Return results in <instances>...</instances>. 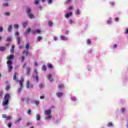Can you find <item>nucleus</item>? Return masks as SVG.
<instances>
[{"label": "nucleus", "mask_w": 128, "mask_h": 128, "mask_svg": "<svg viewBox=\"0 0 128 128\" xmlns=\"http://www.w3.org/2000/svg\"><path fill=\"white\" fill-rule=\"evenodd\" d=\"M10 94H6L5 96L4 97V101L2 102V106H8V102L10 100Z\"/></svg>", "instance_id": "obj_1"}, {"label": "nucleus", "mask_w": 128, "mask_h": 128, "mask_svg": "<svg viewBox=\"0 0 128 128\" xmlns=\"http://www.w3.org/2000/svg\"><path fill=\"white\" fill-rule=\"evenodd\" d=\"M30 12H32V10H30V8H27L26 10V12L28 14V16L30 18H34V16L32 14H30Z\"/></svg>", "instance_id": "obj_2"}, {"label": "nucleus", "mask_w": 128, "mask_h": 128, "mask_svg": "<svg viewBox=\"0 0 128 128\" xmlns=\"http://www.w3.org/2000/svg\"><path fill=\"white\" fill-rule=\"evenodd\" d=\"M7 64L8 66V72H12V68H14L12 66V62L11 60H8L7 62Z\"/></svg>", "instance_id": "obj_3"}, {"label": "nucleus", "mask_w": 128, "mask_h": 128, "mask_svg": "<svg viewBox=\"0 0 128 128\" xmlns=\"http://www.w3.org/2000/svg\"><path fill=\"white\" fill-rule=\"evenodd\" d=\"M26 88H34V85L30 83V80H28L26 82Z\"/></svg>", "instance_id": "obj_4"}, {"label": "nucleus", "mask_w": 128, "mask_h": 128, "mask_svg": "<svg viewBox=\"0 0 128 128\" xmlns=\"http://www.w3.org/2000/svg\"><path fill=\"white\" fill-rule=\"evenodd\" d=\"M34 72L36 75V76H33V78H34V80H36V82H38V71L36 70V69H35L34 70Z\"/></svg>", "instance_id": "obj_5"}, {"label": "nucleus", "mask_w": 128, "mask_h": 128, "mask_svg": "<svg viewBox=\"0 0 128 128\" xmlns=\"http://www.w3.org/2000/svg\"><path fill=\"white\" fill-rule=\"evenodd\" d=\"M19 85L20 87L23 88L24 86V78H21L20 80L19 81Z\"/></svg>", "instance_id": "obj_6"}, {"label": "nucleus", "mask_w": 128, "mask_h": 128, "mask_svg": "<svg viewBox=\"0 0 128 128\" xmlns=\"http://www.w3.org/2000/svg\"><path fill=\"white\" fill-rule=\"evenodd\" d=\"M50 114H52V110H47L44 111V114L46 116H50Z\"/></svg>", "instance_id": "obj_7"}, {"label": "nucleus", "mask_w": 128, "mask_h": 128, "mask_svg": "<svg viewBox=\"0 0 128 128\" xmlns=\"http://www.w3.org/2000/svg\"><path fill=\"white\" fill-rule=\"evenodd\" d=\"M2 116L4 118H6L8 120H12V116H6V114H2Z\"/></svg>", "instance_id": "obj_8"}, {"label": "nucleus", "mask_w": 128, "mask_h": 128, "mask_svg": "<svg viewBox=\"0 0 128 128\" xmlns=\"http://www.w3.org/2000/svg\"><path fill=\"white\" fill-rule=\"evenodd\" d=\"M13 58H14V54L10 55L7 57V60H13Z\"/></svg>", "instance_id": "obj_9"}, {"label": "nucleus", "mask_w": 128, "mask_h": 128, "mask_svg": "<svg viewBox=\"0 0 128 128\" xmlns=\"http://www.w3.org/2000/svg\"><path fill=\"white\" fill-rule=\"evenodd\" d=\"M30 32H32V30L30 29V28H28L26 32L24 34L25 36H28V34H30Z\"/></svg>", "instance_id": "obj_10"}, {"label": "nucleus", "mask_w": 128, "mask_h": 128, "mask_svg": "<svg viewBox=\"0 0 128 128\" xmlns=\"http://www.w3.org/2000/svg\"><path fill=\"white\" fill-rule=\"evenodd\" d=\"M72 12H70V13H67L65 14V18H70V16H72Z\"/></svg>", "instance_id": "obj_11"}, {"label": "nucleus", "mask_w": 128, "mask_h": 128, "mask_svg": "<svg viewBox=\"0 0 128 128\" xmlns=\"http://www.w3.org/2000/svg\"><path fill=\"white\" fill-rule=\"evenodd\" d=\"M13 80H16V82H18V78H16V72H15L13 75Z\"/></svg>", "instance_id": "obj_12"}, {"label": "nucleus", "mask_w": 128, "mask_h": 128, "mask_svg": "<svg viewBox=\"0 0 128 128\" xmlns=\"http://www.w3.org/2000/svg\"><path fill=\"white\" fill-rule=\"evenodd\" d=\"M30 68H27L26 69V75L30 76Z\"/></svg>", "instance_id": "obj_13"}, {"label": "nucleus", "mask_w": 128, "mask_h": 128, "mask_svg": "<svg viewBox=\"0 0 128 128\" xmlns=\"http://www.w3.org/2000/svg\"><path fill=\"white\" fill-rule=\"evenodd\" d=\"M60 38L62 40H68V38L64 36H60Z\"/></svg>", "instance_id": "obj_14"}, {"label": "nucleus", "mask_w": 128, "mask_h": 128, "mask_svg": "<svg viewBox=\"0 0 128 128\" xmlns=\"http://www.w3.org/2000/svg\"><path fill=\"white\" fill-rule=\"evenodd\" d=\"M52 74H49L48 76H46V78H48L50 80V81L54 82V79L52 78Z\"/></svg>", "instance_id": "obj_15"}, {"label": "nucleus", "mask_w": 128, "mask_h": 128, "mask_svg": "<svg viewBox=\"0 0 128 128\" xmlns=\"http://www.w3.org/2000/svg\"><path fill=\"white\" fill-rule=\"evenodd\" d=\"M12 30V26L9 25L8 28V32H10V30Z\"/></svg>", "instance_id": "obj_16"}, {"label": "nucleus", "mask_w": 128, "mask_h": 128, "mask_svg": "<svg viewBox=\"0 0 128 128\" xmlns=\"http://www.w3.org/2000/svg\"><path fill=\"white\" fill-rule=\"evenodd\" d=\"M58 98H60V96H64V93L63 92H58L56 94Z\"/></svg>", "instance_id": "obj_17"}, {"label": "nucleus", "mask_w": 128, "mask_h": 128, "mask_svg": "<svg viewBox=\"0 0 128 128\" xmlns=\"http://www.w3.org/2000/svg\"><path fill=\"white\" fill-rule=\"evenodd\" d=\"M64 88V84H60L58 86V88L60 90H62V88Z\"/></svg>", "instance_id": "obj_18"}, {"label": "nucleus", "mask_w": 128, "mask_h": 128, "mask_svg": "<svg viewBox=\"0 0 128 128\" xmlns=\"http://www.w3.org/2000/svg\"><path fill=\"white\" fill-rule=\"evenodd\" d=\"M6 50V47L0 46V52H4Z\"/></svg>", "instance_id": "obj_19"}, {"label": "nucleus", "mask_w": 128, "mask_h": 128, "mask_svg": "<svg viewBox=\"0 0 128 128\" xmlns=\"http://www.w3.org/2000/svg\"><path fill=\"white\" fill-rule=\"evenodd\" d=\"M14 52V46L12 45L10 49V52L13 54Z\"/></svg>", "instance_id": "obj_20"}, {"label": "nucleus", "mask_w": 128, "mask_h": 128, "mask_svg": "<svg viewBox=\"0 0 128 128\" xmlns=\"http://www.w3.org/2000/svg\"><path fill=\"white\" fill-rule=\"evenodd\" d=\"M114 126V125L112 124V122H108V124L106 126H107L108 128H110V126Z\"/></svg>", "instance_id": "obj_21"}, {"label": "nucleus", "mask_w": 128, "mask_h": 128, "mask_svg": "<svg viewBox=\"0 0 128 128\" xmlns=\"http://www.w3.org/2000/svg\"><path fill=\"white\" fill-rule=\"evenodd\" d=\"M75 14H77V15L80 14V10L79 9H77L76 10Z\"/></svg>", "instance_id": "obj_22"}, {"label": "nucleus", "mask_w": 128, "mask_h": 128, "mask_svg": "<svg viewBox=\"0 0 128 128\" xmlns=\"http://www.w3.org/2000/svg\"><path fill=\"white\" fill-rule=\"evenodd\" d=\"M6 42H12V37H8L6 39Z\"/></svg>", "instance_id": "obj_23"}, {"label": "nucleus", "mask_w": 128, "mask_h": 128, "mask_svg": "<svg viewBox=\"0 0 128 128\" xmlns=\"http://www.w3.org/2000/svg\"><path fill=\"white\" fill-rule=\"evenodd\" d=\"M48 68H54V66L50 64H48Z\"/></svg>", "instance_id": "obj_24"}, {"label": "nucleus", "mask_w": 128, "mask_h": 128, "mask_svg": "<svg viewBox=\"0 0 128 128\" xmlns=\"http://www.w3.org/2000/svg\"><path fill=\"white\" fill-rule=\"evenodd\" d=\"M22 54H26V56H28V51L24 50V51H23Z\"/></svg>", "instance_id": "obj_25"}, {"label": "nucleus", "mask_w": 128, "mask_h": 128, "mask_svg": "<svg viewBox=\"0 0 128 128\" xmlns=\"http://www.w3.org/2000/svg\"><path fill=\"white\" fill-rule=\"evenodd\" d=\"M42 70H44V72H46V65H44L42 66Z\"/></svg>", "instance_id": "obj_26"}, {"label": "nucleus", "mask_w": 128, "mask_h": 128, "mask_svg": "<svg viewBox=\"0 0 128 128\" xmlns=\"http://www.w3.org/2000/svg\"><path fill=\"white\" fill-rule=\"evenodd\" d=\"M48 24L49 26H52V20H50L48 22Z\"/></svg>", "instance_id": "obj_27"}, {"label": "nucleus", "mask_w": 128, "mask_h": 128, "mask_svg": "<svg viewBox=\"0 0 128 128\" xmlns=\"http://www.w3.org/2000/svg\"><path fill=\"white\" fill-rule=\"evenodd\" d=\"M25 48H26V50H28V48H30V44L26 43V45L25 46Z\"/></svg>", "instance_id": "obj_28"}, {"label": "nucleus", "mask_w": 128, "mask_h": 128, "mask_svg": "<svg viewBox=\"0 0 128 128\" xmlns=\"http://www.w3.org/2000/svg\"><path fill=\"white\" fill-rule=\"evenodd\" d=\"M16 40L18 44H20V37H18L16 39Z\"/></svg>", "instance_id": "obj_29"}, {"label": "nucleus", "mask_w": 128, "mask_h": 128, "mask_svg": "<svg viewBox=\"0 0 128 128\" xmlns=\"http://www.w3.org/2000/svg\"><path fill=\"white\" fill-rule=\"evenodd\" d=\"M107 24H112V18H110L108 21H107Z\"/></svg>", "instance_id": "obj_30"}, {"label": "nucleus", "mask_w": 128, "mask_h": 128, "mask_svg": "<svg viewBox=\"0 0 128 128\" xmlns=\"http://www.w3.org/2000/svg\"><path fill=\"white\" fill-rule=\"evenodd\" d=\"M36 118L37 120H40V116L38 114L36 116Z\"/></svg>", "instance_id": "obj_31"}, {"label": "nucleus", "mask_w": 128, "mask_h": 128, "mask_svg": "<svg viewBox=\"0 0 128 128\" xmlns=\"http://www.w3.org/2000/svg\"><path fill=\"white\" fill-rule=\"evenodd\" d=\"M120 110H121L122 114H124V110H126V108H120Z\"/></svg>", "instance_id": "obj_32"}, {"label": "nucleus", "mask_w": 128, "mask_h": 128, "mask_svg": "<svg viewBox=\"0 0 128 128\" xmlns=\"http://www.w3.org/2000/svg\"><path fill=\"white\" fill-rule=\"evenodd\" d=\"M31 32L32 34H36V31L34 30H31Z\"/></svg>", "instance_id": "obj_33"}, {"label": "nucleus", "mask_w": 128, "mask_h": 128, "mask_svg": "<svg viewBox=\"0 0 128 128\" xmlns=\"http://www.w3.org/2000/svg\"><path fill=\"white\" fill-rule=\"evenodd\" d=\"M10 88V85H8L6 88V90H8Z\"/></svg>", "instance_id": "obj_34"}, {"label": "nucleus", "mask_w": 128, "mask_h": 128, "mask_svg": "<svg viewBox=\"0 0 128 128\" xmlns=\"http://www.w3.org/2000/svg\"><path fill=\"white\" fill-rule=\"evenodd\" d=\"M22 87H20L18 88V92H22Z\"/></svg>", "instance_id": "obj_35"}, {"label": "nucleus", "mask_w": 128, "mask_h": 128, "mask_svg": "<svg viewBox=\"0 0 128 128\" xmlns=\"http://www.w3.org/2000/svg\"><path fill=\"white\" fill-rule=\"evenodd\" d=\"M28 26V22H24L23 23V26L24 28H26Z\"/></svg>", "instance_id": "obj_36"}, {"label": "nucleus", "mask_w": 128, "mask_h": 128, "mask_svg": "<svg viewBox=\"0 0 128 128\" xmlns=\"http://www.w3.org/2000/svg\"><path fill=\"white\" fill-rule=\"evenodd\" d=\"M86 42L88 44H92V41L90 39L87 40Z\"/></svg>", "instance_id": "obj_37"}, {"label": "nucleus", "mask_w": 128, "mask_h": 128, "mask_svg": "<svg viewBox=\"0 0 128 128\" xmlns=\"http://www.w3.org/2000/svg\"><path fill=\"white\" fill-rule=\"evenodd\" d=\"M48 116L46 117V120H48L50 118H52V116L50 115H48Z\"/></svg>", "instance_id": "obj_38"}, {"label": "nucleus", "mask_w": 128, "mask_h": 128, "mask_svg": "<svg viewBox=\"0 0 128 128\" xmlns=\"http://www.w3.org/2000/svg\"><path fill=\"white\" fill-rule=\"evenodd\" d=\"M22 120V118H18L17 120H16V124H18V122H20Z\"/></svg>", "instance_id": "obj_39"}, {"label": "nucleus", "mask_w": 128, "mask_h": 128, "mask_svg": "<svg viewBox=\"0 0 128 128\" xmlns=\"http://www.w3.org/2000/svg\"><path fill=\"white\" fill-rule=\"evenodd\" d=\"M70 2H72V0H66V1L65 4H70Z\"/></svg>", "instance_id": "obj_40"}, {"label": "nucleus", "mask_w": 128, "mask_h": 128, "mask_svg": "<svg viewBox=\"0 0 128 128\" xmlns=\"http://www.w3.org/2000/svg\"><path fill=\"white\" fill-rule=\"evenodd\" d=\"M42 40V36H38V42H40V40Z\"/></svg>", "instance_id": "obj_41"}, {"label": "nucleus", "mask_w": 128, "mask_h": 128, "mask_svg": "<svg viewBox=\"0 0 128 128\" xmlns=\"http://www.w3.org/2000/svg\"><path fill=\"white\" fill-rule=\"evenodd\" d=\"M36 34H40V30H38V29H37L36 30Z\"/></svg>", "instance_id": "obj_42"}, {"label": "nucleus", "mask_w": 128, "mask_h": 128, "mask_svg": "<svg viewBox=\"0 0 128 128\" xmlns=\"http://www.w3.org/2000/svg\"><path fill=\"white\" fill-rule=\"evenodd\" d=\"M13 26L14 28H18V24H14V25Z\"/></svg>", "instance_id": "obj_43"}, {"label": "nucleus", "mask_w": 128, "mask_h": 128, "mask_svg": "<svg viewBox=\"0 0 128 128\" xmlns=\"http://www.w3.org/2000/svg\"><path fill=\"white\" fill-rule=\"evenodd\" d=\"M34 104H36V106H38V104H40V102L39 101H35Z\"/></svg>", "instance_id": "obj_44"}, {"label": "nucleus", "mask_w": 128, "mask_h": 128, "mask_svg": "<svg viewBox=\"0 0 128 128\" xmlns=\"http://www.w3.org/2000/svg\"><path fill=\"white\" fill-rule=\"evenodd\" d=\"M34 4H38V0H36L34 2Z\"/></svg>", "instance_id": "obj_45"}, {"label": "nucleus", "mask_w": 128, "mask_h": 128, "mask_svg": "<svg viewBox=\"0 0 128 128\" xmlns=\"http://www.w3.org/2000/svg\"><path fill=\"white\" fill-rule=\"evenodd\" d=\"M2 30H4V28H2V26H0V32H2Z\"/></svg>", "instance_id": "obj_46"}, {"label": "nucleus", "mask_w": 128, "mask_h": 128, "mask_svg": "<svg viewBox=\"0 0 128 128\" xmlns=\"http://www.w3.org/2000/svg\"><path fill=\"white\" fill-rule=\"evenodd\" d=\"M2 6H8V3L3 4Z\"/></svg>", "instance_id": "obj_47"}, {"label": "nucleus", "mask_w": 128, "mask_h": 128, "mask_svg": "<svg viewBox=\"0 0 128 128\" xmlns=\"http://www.w3.org/2000/svg\"><path fill=\"white\" fill-rule=\"evenodd\" d=\"M30 112H32V110H28V111H27V114H30Z\"/></svg>", "instance_id": "obj_48"}, {"label": "nucleus", "mask_w": 128, "mask_h": 128, "mask_svg": "<svg viewBox=\"0 0 128 128\" xmlns=\"http://www.w3.org/2000/svg\"><path fill=\"white\" fill-rule=\"evenodd\" d=\"M39 87L40 88H44V84H40L39 85Z\"/></svg>", "instance_id": "obj_49"}, {"label": "nucleus", "mask_w": 128, "mask_h": 128, "mask_svg": "<svg viewBox=\"0 0 128 128\" xmlns=\"http://www.w3.org/2000/svg\"><path fill=\"white\" fill-rule=\"evenodd\" d=\"M10 14L9 12H5V16H10Z\"/></svg>", "instance_id": "obj_50"}, {"label": "nucleus", "mask_w": 128, "mask_h": 128, "mask_svg": "<svg viewBox=\"0 0 128 128\" xmlns=\"http://www.w3.org/2000/svg\"><path fill=\"white\" fill-rule=\"evenodd\" d=\"M24 56H22V62H24Z\"/></svg>", "instance_id": "obj_51"}, {"label": "nucleus", "mask_w": 128, "mask_h": 128, "mask_svg": "<svg viewBox=\"0 0 128 128\" xmlns=\"http://www.w3.org/2000/svg\"><path fill=\"white\" fill-rule=\"evenodd\" d=\"M8 128H10V126H12V124L10 123H8L7 125Z\"/></svg>", "instance_id": "obj_52"}, {"label": "nucleus", "mask_w": 128, "mask_h": 128, "mask_svg": "<svg viewBox=\"0 0 128 128\" xmlns=\"http://www.w3.org/2000/svg\"><path fill=\"white\" fill-rule=\"evenodd\" d=\"M68 24H72V20H69Z\"/></svg>", "instance_id": "obj_53"}, {"label": "nucleus", "mask_w": 128, "mask_h": 128, "mask_svg": "<svg viewBox=\"0 0 128 128\" xmlns=\"http://www.w3.org/2000/svg\"><path fill=\"white\" fill-rule=\"evenodd\" d=\"M52 0H48V4H52Z\"/></svg>", "instance_id": "obj_54"}, {"label": "nucleus", "mask_w": 128, "mask_h": 128, "mask_svg": "<svg viewBox=\"0 0 128 128\" xmlns=\"http://www.w3.org/2000/svg\"><path fill=\"white\" fill-rule=\"evenodd\" d=\"M2 92H0V98H2Z\"/></svg>", "instance_id": "obj_55"}, {"label": "nucleus", "mask_w": 128, "mask_h": 128, "mask_svg": "<svg viewBox=\"0 0 128 128\" xmlns=\"http://www.w3.org/2000/svg\"><path fill=\"white\" fill-rule=\"evenodd\" d=\"M15 36H18V34H20V33L18 32H15Z\"/></svg>", "instance_id": "obj_56"}, {"label": "nucleus", "mask_w": 128, "mask_h": 128, "mask_svg": "<svg viewBox=\"0 0 128 128\" xmlns=\"http://www.w3.org/2000/svg\"><path fill=\"white\" fill-rule=\"evenodd\" d=\"M116 46H117L116 44H114V46H113L112 48H116Z\"/></svg>", "instance_id": "obj_57"}, {"label": "nucleus", "mask_w": 128, "mask_h": 128, "mask_svg": "<svg viewBox=\"0 0 128 128\" xmlns=\"http://www.w3.org/2000/svg\"><path fill=\"white\" fill-rule=\"evenodd\" d=\"M69 10H72V6H70L68 8Z\"/></svg>", "instance_id": "obj_58"}, {"label": "nucleus", "mask_w": 128, "mask_h": 128, "mask_svg": "<svg viewBox=\"0 0 128 128\" xmlns=\"http://www.w3.org/2000/svg\"><path fill=\"white\" fill-rule=\"evenodd\" d=\"M125 34H128V28H127V29L125 31Z\"/></svg>", "instance_id": "obj_59"}, {"label": "nucleus", "mask_w": 128, "mask_h": 128, "mask_svg": "<svg viewBox=\"0 0 128 128\" xmlns=\"http://www.w3.org/2000/svg\"><path fill=\"white\" fill-rule=\"evenodd\" d=\"M34 66H38V62H34Z\"/></svg>", "instance_id": "obj_60"}, {"label": "nucleus", "mask_w": 128, "mask_h": 128, "mask_svg": "<svg viewBox=\"0 0 128 128\" xmlns=\"http://www.w3.org/2000/svg\"><path fill=\"white\" fill-rule=\"evenodd\" d=\"M115 20L116 22H118V18H115Z\"/></svg>", "instance_id": "obj_61"}, {"label": "nucleus", "mask_w": 128, "mask_h": 128, "mask_svg": "<svg viewBox=\"0 0 128 128\" xmlns=\"http://www.w3.org/2000/svg\"><path fill=\"white\" fill-rule=\"evenodd\" d=\"M54 40H58V38L55 36V37L54 38Z\"/></svg>", "instance_id": "obj_62"}, {"label": "nucleus", "mask_w": 128, "mask_h": 128, "mask_svg": "<svg viewBox=\"0 0 128 128\" xmlns=\"http://www.w3.org/2000/svg\"><path fill=\"white\" fill-rule=\"evenodd\" d=\"M40 98H41V100H42V98H44V96H40Z\"/></svg>", "instance_id": "obj_63"}, {"label": "nucleus", "mask_w": 128, "mask_h": 128, "mask_svg": "<svg viewBox=\"0 0 128 128\" xmlns=\"http://www.w3.org/2000/svg\"><path fill=\"white\" fill-rule=\"evenodd\" d=\"M26 124V126H30V122H28Z\"/></svg>", "instance_id": "obj_64"}]
</instances>
